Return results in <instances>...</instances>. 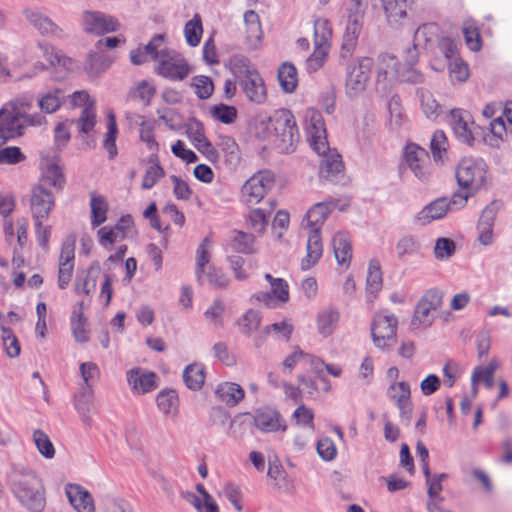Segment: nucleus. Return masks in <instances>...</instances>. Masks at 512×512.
I'll return each mask as SVG.
<instances>
[{
  "mask_svg": "<svg viewBox=\"0 0 512 512\" xmlns=\"http://www.w3.org/2000/svg\"><path fill=\"white\" fill-rule=\"evenodd\" d=\"M7 484L13 496L28 511L42 512L45 509V487L31 468L14 465L7 475Z\"/></svg>",
  "mask_w": 512,
  "mask_h": 512,
  "instance_id": "obj_1",
  "label": "nucleus"
},
{
  "mask_svg": "<svg viewBox=\"0 0 512 512\" xmlns=\"http://www.w3.org/2000/svg\"><path fill=\"white\" fill-rule=\"evenodd\" d=\"M336 205L337 202L334 200L324 201L316 203L307 211L302 221V227L308 230L307 254L301 263L303 270L310 269L322 256L323 247L320 229L327 216Z\"/></svg>",
  "mask_w": 512,
  "mask_h": 512,
  "instance_id": "obj_2",
  "label": "nucleus"
},
{
  "mask_svg": "<svg viewBox=\"0 0 512 512\" xmlns=\"http://www.w3.org/2000/svg\"><path fill=\"white\" fill-rule=\"evenodd\" d=\"M274 130V144L282 153H290L294 150L299 140V132L295 117L288 109H278L270 118Z\"/></svg>",
  "mask_w": 512,
  "mask_h": 512,
  "instance_id": "obj_3",
  "label": "nucleus"
},
{
  "mask_svg": "<svg viewBox=\"0 0 512 512\" xmlns=\"http://www.w3.org/2000/svg\"><path fill=\"white\" fill-rule=\"evenodd\" d=\"M373 65L370 57H359L347 65L345 90L349 97H356L365 91Z\"/></svg>",
  "mask_w": 512,
  "mask_h": 512,
  "instance_id": "obj_4",
  "label": "nucleus"
},
{
  "mask_svg": "<svg viewBox=\"0 0 512 512\" xmlns=\"http://www.w3.org/2000/svg\"><path fill=\"white\" fill-rule=\"evenodd\" d=\"M487 166L483 160L464 158L456 169V179L460 187L476 192L486 183Z\"/></svg>",
  "mask_w": 512,
  "mask_h": 512,
  "instance_id": "obj_5",
  "label": "nucleus"
},
{
  "mask_svg": "<svg viewBox=\"0 0 512 512\" xmlns=\"http://www.w3.org/2000/svg\"><path fill=\"white\" fill-rule=\"evenodd\" d=\"M398 320L394 314L384 312L375 314L371 324V336L373 344L378 349L385 351L394 346Z\"/></svg>",
  "mask_w": 512,
  "mask_h": 512,
  "instance_id": "obj_6",
  "label": "nucleus"
},
{
  "mask_svg": "<svg viewBox=\"0 0 512 512\" xmlns=\"http://www.w3.org/2000/svg\"><path fill=\"white\" fill-rule=\"evenodd\" d=\"M274 183V174L269 170H262L253 174L241 187V201L247 205L258 204L272 189Z\"/></svg>",
  "mask_w": 512,
  "mask_h": 512,
  "instance_id": "obj_7",
  "label": "nucleus"
},
{
  "mask_svg": "<svg viewBox=\"0 0 512 512\" xmlns=\"http://www.w3.org/2000/svg\"><path fill=\"white\" fill-rule=\"evenodd\" d=\"M23 16L27 23L43 37L55 40H65L68 38L65 28L55 23L38 7L24 8Z\"/></svg>",
  "mask_w": 512,
  "mask_h": 512,
  "instance_id": "obj_8",
  "label": "nucleus"
},
{
  "mask_svg": "<svg viewBox=\"0 0 512 512\" xmlns=\"http://www.w3.org/2000/svg\"><path fill=\"white\" fill-rule=\"evenodd\" d=\"M158 62V73L171 80H183L189 74L186 60L177 52L161 47Z\"/></svg>",
  "mask_w": 512,
  "mask_h": 512,
  "instance_id": "obj_9",
  "label": "nucleus"
},
{
  "mask_svg": "<svg viewBox=\"0 0 512 512\" xmlns=\"http://www.w3.org/2000/svg\"><path fill=\"white\" fill-rule=\"evenodd\" d=\"M404 161L419 181L428 183L431 180V161L425 149L416 144H408L404 151Z\"/></svg>",
  "mask_w": 512,
  "mask_h": 512,
  "instance_id": "obj_10",
  "label": "nucleus"
},
{
  "mask_svg": "<svg viewBox=\"0 0 512 512\" xmlns=\"http://www.w3.org/2000/svg\"><path fill=\"white\" fill-rule=\"evenodd\" d=\"M442 292L438 289H430L419 300L412 324L416 327L430 326L434 320L432 312L439 309L442 305Z\"/></svg>",
  "mask_w": 512,
  "mask_h": 512,
  "instance_id": "obj_11",
  "label": "nucleus"
},
{
  "mask_svg": "<svg viewBox=\"0 0 512 512\" xmlns=\"http://www.w3.org/2000/svg\"><path fill=\"white\" fill-rule=\"evenodd\" d=\"M305 121L312 149L317 154L326 152L328 150L327 133L321 113L315 109H309L305 114Z\"/></svg>",
  "mask_w": 512,
  "mask_h": 512,
  "instance_id": "obj_12",
  "label": "nucleus"
},
{
  "mask_svg": "<svg viewBox=\"0 0 512 512\" xmlns=\"http://www.w3.org/2000/svg\"><path fill=\"white\" fill-rule=\"evenodd\" d=\"M55 206L54 194L42 183L31 190L30 210L33 220H47Z\"/></svg>",
  "mask_w": 512,
  "mask_h": 512,
  "instance_id": "obj_13",
  "label": "nucleus"
},
{
  "mask_svg": "<svg viewBox=\"0 0 512 512\" xmlns=\"http://www.w3.org/2000/svg\"><path fill=\"white\" fill-rule=\"evenodd\" d=\"M265 279L269 282L270 292H257L252 298L256 301L263 303L269 308H275L279 304H284L289 301V286L282 278H274L271 274H265Z\"/></svg>",
  "mask_w": 512,
  "mask_h": 512,
  "instance_id": "obj_14",
  "label": "nucleus"
},
{
  "mask_svg": "<svg viewBox=\"0 0 512 512\" xmlns=\"http://www.w3.org/2000/svg\"><path fill=\"white\" fill-rule=\"evenodd\" d=\"M128 385L133 394L143 395L158 387L156 373L141 367H134L126 372Z\"/></svg>",
  "mask_w": 512,
  "mask_h": 512,
  "instance_id": "obj_15",
  "label": "nucleus"
},
{
  "mask_svg": "<svg viewBox=\"0 0 512 512\" xmlns=\"http://www.w3.org/2000/svg\"><path fill=\"white\" fill-rule=\"evenodd\" d=\"M82 25L85 32L98 35L114 32L119 27L117 19L98 11H85Z\"/></svg>",
  "mask_w": 512,
  "mask_h": 512,
  "instance_id": "obj_16",
  "label": "nucleus"
},
{
  "mask_svg": "<svg viewBox=\"0 0 512 512\" xmlns=\"http://www.w3.org/2000/svg\"><path fill=\"white\" fill-rule=\"evenodd\" d=\"M449 124L459 141L468 145L473 143L475 123L468 112L459 109L451 110Z\"/></svg>",
  "mask_w": 512,
  "mask_h": 512,
  "instance_id": "obj_17",
  "label": "nucleus"
},
{
  "mask_svg": "<svg viewBox=\"0 0 512 512\" xmlns=\"http://www.w3.org/2000/svg\"><path fill=\"white\" fill-rule=\"evenodd\" d=\"M24 124L20 115L2 106L0 109V139L4 142L21 137Z\"/></svg>",
  "mask_w": 512,
  "mask_h": 512,
  "instance_id": "obj_18",
  "label": "nucleus"
},
{
  "mask_svg": "<svg viewBox=\"0 0 512 512\" xmlns=\"http://www.w3.org/2000/svg\"><path fill=\"white\" fill-rule=\"evenodd\" d=\"M322 157L320 163V177L335 182L343 177L344 165L341 159V155L336 150L331 149L328 146V150L321 154Z\"/></svg>",
  "mask_w": 512,
  "mask_h": 512,
  "instance_id": "obj_19",
  "label": "nucleus"
},
{
  "mask_svg": "<svg viewBox=\"0 0 512 512\" xmlns=\"http://www.w3.org/2000/svg\"><path fill=\"white\" fill-rule=\"evenodd\" d=\"M239 86L245 93L246 97L253 103L262 104L266 101L267 91L264 81L260 74L255 71L246 78L240 80Z\"/></svg>",
  "mask_w": 512,
  "mask_h": 512,
  "instance_id": "obj_20",
  "label": "nucleus"
},
{
  "mask_svg": "<svg viewBox=\"0 0 512 512\" xmlns=\"http://www.w3.org/2000/svg\"><path fill=\"white\" fill-rule=\"evenodd\" d=\"M65 493L69 503L77 512H95L92 495L77 484H67Z\"/></svg>",
  "mask_w": 512,
  "mask_h": 512,
  "instance_id": "obj_21",
  "label": "nucleus"
},
{
  "mask_svg": "<svg viewBox=\"0 0 512 512\" xmlns=\"http://www.w3.org/2000/svg\"><path fill=\"white\" fill-rule=\"evenodd\" d=\"M42 176L39 183L44 186L48 184L56 190H62L65 184V177L62 166L58 159L47 158L41 162Z\"/></svg>",
  "mask_w": 512,
  "mask_h": 512,
  "instance_id": "obj_22",
  "label": "nucleus"
},
{
  "mask_svg": "<svg viewBox=\"0 0 512 512\" xmlns=\"http://www.w3.org/2000/svg\"><path fill=\"white\" fill-rule=\"evenodd\" d=\"M74 408L83 425L91 427L93 425L92 414L95 412L93 391L91 388H82V390L74 396Z\"/></svg>",
  "mask_w": 512,
  "mask_h": 512,
  "instance_id": "obj_23",
  "label": "nucleus"
},
{
  "mask_svg": "<svg viewBox=\"0 0 512 512\" xmlns=\"http://www.w3.org/2000/svg\"><path fill=\"white\" fill-rule=\"evenodd\" d=\"M340 311L337 307L328 306L321 309L316 317V328L323 337L331 336L339 323Z\"/></svg>",
  "mask_w": 512,
  "mask_h": 512,
  "instance_id": "obj_24",
  "label": "nucleus"
},
{
  "mask_svg": "<svg viewBox=\"0 0 512 512\" xmlns=\"http://www.w3.org/2000/svg\"><path fill=\"white\" fill-rule=\"evenodd\" d=\"M254 424L259 430L266 433L287 429L280 413L275 410H258L254 416Z\"/></svg>",
  "mask_w": 512,
  "mask_h": 512,
  "instance_id": "obj_25",
  "label": "nucleus"
},
{
  "mask_svg": "<svg viewBox=\"0 0 512 512\" xmlns=\"http://www.w3.org/2000/svg\"><path fill=\"white\" fill-rule=\"evenodd\" d=\"M163 45V36L156 35L154 36L150 42L144 47H140L138 49L132 50L130 52V60L134 65H141L148 60H155L159 56V51Z\"/></svg>",
  "mask_w": 512,
  "mask_h": 512,
  "instance_id": "obj_26",
  "label": "nucleus"
},
{
  "mask_svg": "<svg viewBox=\"0 0 512 512\" xmlns=\"http://www.w3.org/2000/svg\"><path fill=\"white\" fill-rule=\"evenodd\" d=\"M450 209V203L447 198H439L426 205L418 214L417 219L422 223H430L431 221L443 218Z\"/></svg>",
  "mask_w": 512,
  "mask_h": 512,
  "instance_id": "obj_27",
  "label": "nucleus"
},
{
  "mask_svg": "<svg viewBox=\"0 0 512 512\" xmlns=\"http://www.w3.org/2000/svg\"><path fill=\"white\" fill-rule=\"evenodd\" d=\"M217 398L228 406L237 405L245 396L243 388L233 382L220 383L215 391Z\"/></svg>",
  "mask_w": 512,
  "mask_h": 512,
  "instance_id": "obj_28",
  "label": "nucleus"
},
{
  "mask_svg": "<svg viewBox=\"0 0 512 512\" xmlns=\"http://www.w3.org/2000/svg\"><path fill=\"white\" fill-rule=\"evenodd\" d=\"M390 23L396 24L407 16L413 0H381Z\"/></svg>",
  "mask_w": 512,
  "mask_h": 512,
  "instance_id": "obj_29",
  "label": "nucleus"
},
{
  "mask_svg": "<svg viewBox=\"0 0 512 512\" xmlns=\"http://www.w3.org/2000/svg\"><path fill=\"white\" fill-rule=\"evenodd\" d=\"M335 258L340 265L348 264L352 257L350 239L345 232L335 233L332 239Z\"/></svg>",
  "mask_w": 512,
  "mask_h": 512,
  "instance_id": "obj_30",
  "label": "nucleus"
},
{
  "mask_svg": "<svg viewBox=\"0 0 512 512\" xmlns=\"http://www.w3.org/2000/svg\"><path fill=\"white\" fill-rule=\"evenodd\" d=\"M400 63L397 58L391 54H381L378 57L377 64V82L396 78Z\"/></svg>",
  "mask_w": 512,
  "mask_h": 512,
  "instance_id": "obj_31",
  "label": "nucleus"
},
{
  "mask_svg": "<svg viewBox=\"0 0 512 512\" xmlns=\"http://www.w3.org/2000/svg\"><path fill=\"white\" fill-rule=\"evenodd\" d=\"M397 258L404 260L407 257L417 256L421 254L422 242L413 235H405L401 237L395 246Z\"/></svg>",
  "mask_w": 512,
  "mask_h": 512,
  "instance_id": "obj_32",
  "label": "nucleus"
},
{
  "mask_svg": "<svg viewBox=\"0 0 512 512\" xmlns=\"http://www.w3.org/2000/svg\"><path fill=\"white\" fill-rule=\"evenodd\" d=\"M183 380L187 388L197 391L205 382V367L201 363H193L185 367Z\"/></svg>",
  "mask_w": 512,
  "mask_h": 512,
  "instance_id": "obj_33",
  "label": "nucleus"
},
{
  "mask_svg": "<svg viewBox=\"0 0 512 512\" xmlns=\"http://www.w3.org/2000/svg\"><path fill=\"white\" fill-rule=\"evenodd\" d=\"M438 33L439 28L436 24H424L415 31L413 43L416 47L427 49L437 40Z\"/></svg>",
  "mask_w": 512,
  "mask_h": 512,
  "instance_id": "obj_34",
  "label": "nucleus"
},
{
  "mask_svg": "<svg viewBox=\"0 0 512 512\" xmlns=\"http://www.w3.org/2000/svg\"><path fill=\"white\" fill-rule=\"evenodd\" d=\"M39 48L43 51V55L52 66L63 67L66 71L74 69V61L65 56L60 50L48 44H39Z\"/></svg>",
  "mask_w": 512,
  "mask_h": 512,
  "instance_id": "obj_35",
  "label": "nucleus"
},
{
  "mask_svg": "<svg viewBox=\"0 0 512 512\" xmlns=\"http://www.w3.org/2000/svg\"><path fill=\"white\" fill-rule=\"evenodd\" d=\"M217 147L224 154L226 162L230 166H237L240 162V149L236 141L230 137L225 135H220L217 141Z\"/></svg>",
  "mask_w": 512,
  "mask_h": 512,
  "instance_id": "obj_36",
  "label": "nucleus"
},
{
  "mask_svg": "<svg viewBox=\"0 0 512 512\" xmlns=\"http://www.w3.org/2000/svg\"><path fill=\"white\" fill-rule=\"evenodd\" d=\"M156 403L159 410L165 415H175L178 412L179 398L173 389H165L158 393Z\"/></svg>",
  "mask_w": 512,
  "mask_h": 512,
  "instance_id": "obj_37",
  "label": "nucleus"
},
{
  "mask_svg": "<svg viewBox=\"0 0 512 512\" xmlns=\"http://www.w3.org/2000/svg\"><path fill=\"white\" fill-rule=\"evenodd\" d=\"M111 62V59L100 50L90 52L85 64V71L91 76H99L109 68Z\"/></svg>",
  "mask_w": 512,
  "mask_h": 512,
  "instance_id": "obj_38",
  "label": "nucleus"
},
{
  "mask_svg": "<svg viewBox=\"0 0 512 512\" xmlns=\"http://www.w3.org/2000/svg\"><path fill=\"white\" fill-rule=\"evenodd\" d=\"M84 302L79 303V311H74L71 316V329L75 340L79 343H86L89 340L87 319L82 313Z\"/></svg>",
  "mask_w": 512,
  "mask_h": 512,
  "instance_id": "obj_39",
  "label": "nucleus"
},
{
  "mask_svg": "<svg viewBox=\"0 0 512 512\" xmlns=\"http://www.w3.org/2000/svg\"><path fill=\"white\" fill-rule=\"evenodd\" d=\"M244 23L246 27V38L251 46H256L262 37V29L259 16L253 10L244 14Z\"/></svg>",
  "mask_w": 512,
  "mask_h": 512,
  "instance_id": "obj_40",
  "label": "nucleus"
},
{
  "mask_svg": "<svg viewBox=\"0 0 512 512\" xmlns=\"http://www.w3.org/2000/svg\"><path fill=\"white\" fill-rule=\"evenodd\" d=\"M0 329L2 332L3 346L10 358L17 357L20 354V344L17 337L9 326H6L5 317L0 313Z\"/></svg>",
  "mask_w": 512,
  "mask_h": 512,
  "instance_id": "obj_41",
  "label": "nucleus"
},
{
  "mask_svg": "<svg viewBox=\"0 0 512 512\" xmlns=\"http://www.w3.org/2000/svg\"><path fill=\"white\" fill-rule=\"evenodd\" d=\"M278 80L286 93L293 92L298 84L297 70L290 63H283L278 69Z\"/></svg>",
  "mask_w": 512,
  "mask_h": 512,
  "instance_id": "obj_42",
  "label": "nucleus"
},
{
  "mask_svg": "<svg viewBox=\"0 0 512 512\" xmlns=\"http://www.w3.org/2000/svg\"><path fill=\"white\" fill-rule=\"evenodd\" d=\"M148 163L149 167L146 169L142 180L143 189H151L164 176V170L159 164L157 154H151Z\"/></svg>",
  "mask_w": 512,
  "mask_h": 512,
  "instance_id": "obj_43",
  "label": "nucleus"
},
{
  "mask_svg": "<svg viewBox=\"0 0 512 512\" xmlns=\"http://www.w3.org/2000/svg\"><path fill=\"white\" fill-rule=\"evenodd\" d=\"M118 134L115 115L112 111L107 114V132L104 136L103 146L109 154V158L113 159L117 155L116 136Z\"/></svg>",
  "mask_w": 512,
  "mask_h": 512,
  "instance_id": "obj_44",
  "label": "nucleus"
},
{
  "mask_svg": "<svg viewBox=\"0 0 512 512\" xmlns=\"http://www.w3.org/2000/svg\"><path fill=\"white\" fill-rule=\"evenodd\" d=\"M210 240L205 238L196 252V276L198 282L202 283L204 280V274L208 271L211 255L209 253Z\"/></svg>",
  "mask_w": 512,
  "mask_h": 512,
  "instance_id": "obj_45",
  "label": "nucleus"
},
{
  "mask_svg": "<svg viewBox=\"0 0 512 512\" xmlns=\"http://www.w3.org/2000/svg\"><path fill=\"white\" fill-rule=\"evenodd\" d=\"M417 94L420 98L421 109L425 116L428 119L435 120L441 112V107L438 102L434 99L431 92L424 88L418 89Z\"/></svg>",
  "mask_w": 512,
  "mask_h": 512,
  "instance_id": "obj_46",
  "label": "nucleus"
},
{
  "mask_svg": "<svg viewBox=\"0 0 512 512\" xmlns=\"http://www.w3.org/2000/svg\"><path fill=\"white\" fill-rule=\"evenodd\" d=\"M360 32L361 29H359L358 26L350 25L349 23H347L340 50L341 58L347 59L352 56Z\"/></svg>",
  "mask_w": 512,
  "mask_h": 512,
  "instance_id": "obj_47",
  "label": "nucleus"
},
{
  "mask_svg": "<svg viewBox=\"0 0 512 512\" xmlns=\"http://www.w3.org/2000/svg\"><path fill=\"white\" fill-rule=\"evenodd\" d=\"M203 33L202 21L199 14H195L184 26V36L187 44L195 47L200 43Z\"/></svg>",
  "mask_w": 512,
  "mask_h": 512,
  "instance_id": "obj_48",
  "label": "nucleus"
},
{
  "mask_svg": "<svg viewBox=\"0 0 512 512\" xmlns=\"http://www.w3.org/2000/svg\"><path fill=\"white\" fill-rule=\"evenodd\" d=\"M332 37L331 24L327 19L319 18L314 22V45L330 48Z\"/></svg>",
  "mask_w": 512,
  "mask_h": 512,
  "instance_id": "obj_49",
  "label": "nucleus"
},
{
  "mask_svg": "<svg viewBox=\"0 0 512 512\" xmlns=\"http://www.w3.org/2000/svg\"><path fill=\"white\" fill-rule=\"evenodd\" d=\"M262 321V315L259 311L250 309L238 320L241 332L250 336L258 330Z\"/></svg>",
  "mask_w": 512,
  "mask_h": 512,
  "instance_id": "obj_50",
  "label": "nucleus"
},
{
  "mask_svg": "<svg viewBox=\"0 0 512 512\" xmlns=\"http://www.w3.org/2000/svg\"><path fill=\"white\" fill-rule=\"evenodd\" d=\"M448 140L442 130H437L433 133L430 141V149L434 161H443L447 155Z\"/></svg>",
  "mask_w": 512,
  "mask_h": 512,
  "instance_id": "obj_51",
  "label": "nucleus"
},
{
  "mask_svg": "<svg viewBox=\"0 0 512 512\" xmlns=\"http://www.w3.org/2000/svg\"><path fill=\"white\" fill-rule=\"evenodd\" d=\"M495 369L496 365L493 363H490L487 367L475 368L471 377L472 389L474 394H476L477 392L476 385L479 381H483L488 389H491L493 387Z\"/></svg>",
  "mask_w": 512,
  "mask_h": 512,
  "instance_id": "obj_52",
  "label": "nucleus"
},
{
  "mask_svg": "<svg viewBox=\"0 0 512 512\" xmlns=\"http://www.w3.org/2000/svg\"><path fill=\"white\" fill-rule=\"evenodd\" d=\"M61 91L55 89L49 91L38 98V106L42 112L51 114L56 112L61 106Z\"/></svg>",
  "mask_w": 512,
  "mask_h": 512,
  "instance_id": "obj_53",
  "label": "nucleus"
},
{
  "mask_svg": "<svg viewBox=\"0 0 512 512\" xmlns=\"http://www.w3.org/2000/svg\"><path fill=\"white\" fill-rule=\"evenodd\" d=\"M33 442L38 452L46 459H52L55 456V448L49 436L42 430L33 432Z\"/></svg>",
  "mask_w": 512,
  "mask_h": 512,
  "instance_id": "obj_54",
  "label": "nucleus"
},
{
  "mask_svg": "<svg viewBox=\"0 0 512 512\" xmlns=\"http://www.w3.org/2000/svg\"><path fill=\"white\" fill-rule=\"evenodd\" d=\"M33 104L34 96L30 93H23L9 100L3 106L22 116L33 107Z\"/></svg>",
  "mask_w": 512,
  "mask_h": 512,
  "instance_id": "obj_55",
  "label": "nucleus"
},
{
  "mask_svg": "<svg viewBox=\"0 0 512 512\" xmlns=\"http://www.w3.org/2000/svg\"><path fill=\"white\" fill-rule=\"evenodd\" d=\"M230 70L238 82L256 71L250 65V61L241 55H236L230 59Z\"/></svg>",
  "mask_w": 512,
  "mask_h": 512,
  "instance_id": "obj_56",
  "label": "nucleus"
},
{
  "mask_svg": "<svg viewBox=\"0 0 512 512\" xmlns=\"http://www.w3.org/2000/svg\"><path fill=\"white\" fill-rule=\"evenodd\" d=\"M91 224L93 226H99L106 221V213L108 205L105 199L101 196H91Z\"/></svg>",
  "mask_w": 512,
  "mask_h": 512,
  "instance_id": "obj_57",
  "label": "nucleus"
},
{
  "mask_svg": "<svg viewBox=\"0 0 512 512\" xmlns=\"http://www.w3.org/2000/svg\"><path fill=\"white\" fill-rule=\"evenodd\" d=\"M329 49L330 48L326 46L314 45L313 53L306 59L305 62L306 70L309 73L319 70L324 65Z\"/></svg>",
  "mask_w": 512,
  "mask_h": 512,
  "instance_id": "obj_58",
  "label": "nucleus"
},
{
  "mask_svg": "<svg viewBox=\"0 0 512 512\" xmlns=\"http://www.w3.org/2000/svg\"><path fill=\"white\" fill-rule=\"evenodd\" d=\"M254 245V237L251 234L235 231L231 240L233 250L239 253H252Z\"/></svg>",
  "mask_w": 512,
  "mask_h": 512,
  "instance_id": "obj_59",
  "label": "nucleus"
},
{
  "mask_svg": "<svg viewBox=\"0 0 512 512\" xmlns=\"http://www.w3.org/2000/svg\"><path fill=\"white\" fill-rule=\"evenodd\" d=\"M416 65L400 64L396 80L409 84H421L424 82V75L415 68Z\"/></svg>",
  "mask_w": 512,
  "mask_h": 512,
  "instance_id": "obj_60",
  "label": "nucleus"
},
{
  "mask_svg": "<svg viewBox=\"0 0 512 512\" xmlns=\"http://www.w3.org/2000/svg\"><path fill=\"white\" fill-rule=\"evenodd\" d=\"M389 123L390 126L400 127L405 121V114L398 96L394 95L388 102Z\"/></svg>",
  "mask_w": 512,
  "mask_h": 512,
  "instance_id": "obj_61",
  "label": "nucleus"
},
{
  "mask_svg": "<svg viewBox=\"0 0 512 512\" xmlns=\"http://www.w3.org/2000/svg\"><path fill=\"white\" fill-rule=\"evenodd\" d=\"M367 289L370 293L378 292L382 286V272L377 260H371L367 273Z\"/></svg>",
  "mask_w": 512,
  "mask_h": 512,
  "instance_id": "obj_62",
  "label": "nucleus"
},
{
  "mask_svg": "<svg viewBox=\"0 0 512 512\" xmlns=\"http://www.w3.org/2000/svg\"><path fill=\"white\" fill-rule=\"evenodd\" d=\"M387 394L395 403L407 402L411 397L410 385L408 382H393L388 388Z\"/></svg>",
  "mask_w": 512,
  "mask_h": 512,
  "instance_id": "obj_63",
  "label": "nucleus"
},
{
  "mask_svg": "<svg viewBox=\"0 0 512 512\" xmlns=\"http://www.w3.org/2000/svg\"><path fill=\"white\" fill-rule=\"evenodd\" d=\"M211 114L224 124H232L237 118V109L234 106L219 104L211 108Z\"/></svg>",
  "mask_w": 512,
  "mask_h": 512,
  "instance_id": "obj_64",
  "label": "nucleus"
}]
</instances>
